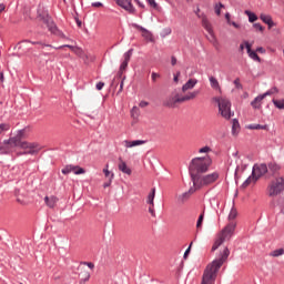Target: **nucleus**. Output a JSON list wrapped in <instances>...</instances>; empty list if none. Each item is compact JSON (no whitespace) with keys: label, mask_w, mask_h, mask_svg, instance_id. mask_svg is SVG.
Returning a JSON list of instances; mask_svg holds the SVG:
<instances>
[{"label":"nucleus","mask_w":284,"mask_h":284,"mask_svg":"<svg viewBox=\"0 0 284 284\" xmlns=\"http://www.w3.org/2000/svg\"><path fill=\"white\" fill-rule=\"evenodd\" d=\"M230 257V248L225 246L223 248V252L220 253L219 258L214 260L211 264H209L204 271V274L202 276V283L201 284H213L214 281H216V272L221 270L223 266V263L227 261Z\"/></svg>","instance_id":"nucleus-1"},{"label":"nucleus","mask_w":284,"mask_h":284,"mask_svg":"<svg viewBox=\"0 0 284 284\" xmlns=\"http://www.w3.org/2000/svg\"><path fill=\"white\" fill-rule=\"evenodd\" d=\"M23 139H26L24 129L17 131V134L8 140L11 146L21 148V150H24V152L18 153V156H21V154H37V152H39V145L36 143L26 142Z\"/></svg>","instance_id":"nucleus-2"},{"label":"nucleus","mask_w":284,"mask_h":284,"mask_svg":"<svg viewBox=\"0 0 284 284\" xmlns=\"http://www.w3.org/2000/svg\"><path fill=\"white\" fill-rule=\"evenodd\" d=\"M210 165H212V158H194L189 165L191 180L197 179L199 174H205L210 170Z\"/></svg>","instance_id":"nucleus-3"},{"label":"nucleus","mask_w":284,"mask_h":284,"mask_svg":"<svg viewBox=\"0 0 284 284\" xmlns=\"http://www.w3.org/2000/svg\"><path fill=\"white\" fill-rule=\"evenodd\" d=\"M235 230H236V224L234 222L229 223L224 229H222L217 233L211 251L216 252V248L221 247L222 243H225V241H230V239L234 236Z\"/></svg>","instance_id":"nucleus-4"},{"label":"nucleus","mask_w":284,"mask_h":284,"mask_svg":"<svg viewBox=\"0 0 284 284\" xmlns=\"http://www.w3.org/2000/svg\"><path fill=\"white\" fill-rule=\"evenodd\" d=\"M199 94H200L199 91L187 92L184 95L174 93L163 102V105H165V108H175L176 103H185L187 101H194V99H196Z\"/></svg>","instance_id":"nucleus-5"},{"label":"nucleus","mask_w":284,"mask_h":284,"mask_svg":"<svg viewBox=\"0 0 284 284\" xmlns=\"http://www.w3.org/2000/svg\"><path fill=\"white\" fill-rule=\"evenodd\" d=\"M213 101L217 103L219 112L223 119L230 120L234 116V113H232V102H230L227 98L217 97L214 98Z\"/></svg>","instance_id":"nucleus-6"},{"label":"nucleus","mask_w":284,"mask_h":284,"mask_svg":"<svg viewBox=\"0 0 284 284\" xmlns=\"http://www.w3.org/2000/svg\"><path fill=\"white\" fill-rule=\"evenodd\" d=\"M216 181H219V173L214 172L207 175L197 176L194 180H192V183L195 190H201V187L212 185V183H216Z\"/></svg>","instance_id":"nucleus-7"},{"label":"nucleus","mask_w":284,"mask_h":284,"mask_svg":"<svg viewBox=\"0 0 284 284\" xmlns=\"http://www.w3.org/2000/svg\"><path fill=\"white\" fill-rule=\"evenodd\" d=\"M39 20L45 23L51 34H55V37L65 39V34H63V32H61L59 28H57V24H54V21H52V18L50 17V14H48V12L40 13Z\"/></svg>","instance_id":"nucleus-8"},{"label":"nucleus","mask_w":284,"mask_h":284,"mask_svg":"<svg viewBox=\"0 0 284 284\" xmlns=\"http://www.w3.org/2000/svg\"><path fill=\"white\" fill-rule=\"evenodd\" d=\"M284 190V178H275L267 186V194L270 196H278Z\"/></svg>","instance_id":"nucleus-9"},{"label":"nucleus","mask_w":284,"mask_h":284,"mask_svg":"<svg viewBox=\"0 0 284 284\" xmlns=\"http://www.w3.org/2000/svg\"><path fill=\"white\" fill-rule=\"evenodd\" d=\"M265 174H267V164L262 163V164H255L253 166V171H252L253 181H257L258 179H261V176H265Z\"/></svg>","instance_id":"nucleus-10"},{"label":"nucleus","mask_w":284,"mask_h":284,"mask_svg":"<svg viewBox=\"0 0 284 284\" xmlns=\"http://www.w3.org/2000/svg\"><path fill=\"white\" fill-rule=\"evenodd\" d=\"M70 172H73V174H85V169L72 164H69L62 169V174H70Z\"/></svg>","instance_id":"nucleus-11"},{"label":"nucleus","mask_w":284,"mask_h":284,"mask_svg":"<svg viewBox=\"0 0 284 284\" xmlns=\"http://www.w3.org/2000/svg\"><path fill=\"white\" fill-rule=\"evenodd\" d=\"M116 3L120 6V8H123V10H126V12L133 14L134 6L132 4V0H116Z\"/></svg>","instance_id":"nucleus-12"},{"label":"nucleus","mask_w":284,"mask_h":284,"mask_svg":"<svg viewBox=\"0 0 284 284\" xmlns=\"http://www.w3.org/2000/svg\"><path fill=\"white\" fill-rule=\"evenodd\" d=\"M79 278L80 283H88L90 281V271L85 266H79Z\"/></svg>","instance_id":"nucleus-13"},{"label":"nucleus","mask_w":284,"mask_h":284,"mask_svg":"<svg viewBox=\"0 0 284 284\" xmlns=\"http://www.w3.org/2000/svg\"><path fill=\"white\" fill-rule=\"evenodd\" d=\"M13 149L14 146L9 142V140H4L0 143V155L10 154Z\"/></svg>","instance_id":"nucleus-14"},{"label":"nucleus","mask_w":284,"mask_h":284,"mask_svg":"<svg viewBox=\"0 0 284 284\" xmlns=\"http://www.w3.org/2000/svg\"><path fill=\"white\" fill-rule=\"evenodd\" d=\"M202 28L206 30V32L214 39V29L212 28V22L207 19V17H202Z\"/></svg>","instance_id":"nucleus-15"},{"label":"nucleus","mask_w":284,"mask_h":284,"mask_svg":"<svg viewBox=\"0 0 284 284\" xmlns=\"http://www.w3.org/2000/svg\"><path fill=\"white\" fill-rule=\"evenodd\" d=\"M196 186L191 187L187 192H184L180 195L176 196L178 202L179 203H185V201H187V199H190V196H192V194H194L196 192Z\"/></svg>","instance_id":"nucleus-16"},{"label":"nucleus","mask_w":284,"mask_h":284,"mask_svg":"<svg viewBox=\"0 0 284 284\" xmlns=\"http://www.w3.org/2000/svg\"><path fill=\"white\" fill-rule=\"evenodd\" d=\"M130 59H132V49L124 53V60L120 65V73L125 72L128 70V64L130 63Z\"/></svg>","instance_id":"nucleus-17"},{"label":"nucleus","mask_w":284,"mask_h":284,"mask_svg":"<svg viewBox=\"0 0 284 284\" xmlns=\"http://www.w3.org/2000/svg\"><path fill=\"white\" fill-rule=\"evenodd\" d=\"M118 169L120 170V172H122L123 174H128V176H130L132 174V169H130L128 166V163H125V161H123V159H119V164H118Z\"/></svg>","instance_id":"nucleus-18"},{"label":"nucleus","mask_w":284,"mask_h":284,"mask_svg":"<svg viewBox=\"0 0 284 284\" xmlns=\"http://www.w3.org/2000/svg\"><path fill=\"white\" fill-rule=\"evenodd\" d=\"M245 48L250 59H253V61H257L258 63H261V57H258L256 51H252V44H250V42H245Z\"/></svg>","instance_id":"nucleus-19"},{"label":"nucleus","mask_w":284,"mask_h":284,"mask_svg":"<svg viewBox=\"0 0 284 284\" xmlns=\"http://www.w3.org/2000/svg\"><path fill=\"white\" fill-rule=\"evenodd\" d=\"M123 145H124V148H128V149L139 148V145H145V141H143V140H133V141L124 140Z\"/></svg>","instance_id":"nucleus-20"},{"label":"nucleus","mask_w":284,"mask_h":284,"mask_svg":"<svg viewBox=\"0 0 284 284\" xmlns=\"http://www.w3.org/2000/svg\"><path fill=\"white\" fill-rule=\"evenodd\" d=\"M196 83H199V80H196V79L187 80V82L185 84H183V87H182L183 94H185V92H187V90H194V88L196 87Z\"/></svg>","instance_id":"nucleus-21"},{"label":"nucleus","mask_w":284,"mask_h":284,"mask_svg":"<svg viewBox=\"0 0 284 284\" xmlns=\"http://www.w3.org/2000/svg\"><path fill=\"white\" fill-rule=\"evenodd\" d=\"M261 21H263V23H265L266 26H268V30H272V28H274V26H276L274 23V20H272V16L262 13L260 16Z\"/></svg>","instance_id":"nucleus-22"},{"label":"nucleus","mask_w":284,"mask_h":284,"mask_svg":"<svg viewBox=\"0 0 284 284\" xmlns=\"http://www.w3.org/2000/svg\"><path fill=\"white\" fill-rule=\"evenodd\" d=\"M239 132H241V124L239 123V120L234 119L232 121V134H233V136H239Z\"/></svg>","instance_id":"nucleus-23"},{"label":"nucleus","mask_w":284,"mask_h":284,"mask_svg":"<svg viewBox=\"0 0 284 284\" xmlns=\"http://www.w3.org/2000/svg\"><path fill=\"white\" fill-rule=\"evenodd\" d=\"M58 199L55 196H45L44 203L48 207H54L57 205Z\"/></svg>","instance_id":"nucleus-24"},{"label":"nucleus","mask_w":284,"mask_h":284,"mask_svg":"<svg viewBox=\"0 0 284 284\" xmlns=\"http://www.w3.org/2000/svg\"><path fill=\"white\" fill-rule=\"evenodd\" d=\"M209 81L213 90H217V92H221V84L219 83V80H216V78L210 77Z\"/></svg>","instance_id":"nucleus-25"},{"label":"nucleus","mask_w":284,"mask_h":284,"mask_svg":"<svg viewBox=\"0 0 284 284\" xmlns=\"http://www.w3.org/2000/svg\"><path fill=\"white\" fill-rule=\"evenodd\" d=\"M263 99H265V98L263 97V94L256 97V98L251 102L252 108H254L255 110H258V108H261V102L263 101Z\"/></svg>","instance_id":"nucleus-26"},{"label":"nucleus","mask_w":284,"mask_h":284,"mask_svg":"<svg viewBox=\"0 0 284 284\" xmlns=\"http://www.w3.org/2000/svg\"><path fill=\"white\" fill-rule=\"evenodd\" d=\"M268 170L271 172H273V174H276V172L281 171V164H278L276 162H271V163H268Z\"/></svg>","instance_id":"nucleus-27"},{"label":"nucleus","mask_w":284,"mask_h":284,"mask_svg":"<svg viewBox=\"0 0 284 284\" xmlns=\"http://www.w3.org/2000/svg\"><path fill=\"white\" fill-rule=\"evenodd\" d=\"M154 196H156V189H152L151 193L148 195V201L149 205H152L154 207Z\"/></svg>","instance_id":"nucleus-28"},{"label":"nucleus","mask_w":284,"mask_h":284,"mask_svg":"<svg viewBox=\"0 0 284 284\" xmlns=\"http://www.w3.org/2000/svg\"><path fill=\"white\" fill-rule=\"evenodd\" d=\"M205 219V213H202L199 219H197V222H196V231L197 232H201L203 230V221Z\"/></svg>","instance_id":"nucleus-29"},{"label":"nucleus","mask_w":284,"mask_h":284,"mask_svg":"<svg viewBox=\"0 0 284 284\" xmlns=\"http://www.w3.org/2000/svg\"><path fill=\"white\" fill-rule=\"evenodd\" d=\"M140 32H142V37L146 39V41H152V32L142 27H140Z\"/></svg>","instance_id":"nucleus-30"},{"label":"nucleus","mask_w":284,"mask_h":284,"mask_svg":"<svg viewBox=\"0 0 284 284\" xmlns=\"http://www.w3.org/2000/svg\"><path fill=\"white\" fill-rule=\"evenodd\" d=\"M131 116L132 119H134L136 121V119H139V116H141V110L139 109V106H133L131 109Z\"/></svg>","instance_id":"nucleus-31"},{"label":"nucleus","mask_w":284,"mask_h":284,"mask_svg":"<svg viewBox=\"0 0 284 284\" xmlns=\"http://www.w3.org/2000/svg\"><path fill=\"white\" fill-rule=\"evenodd\" d=\"M284 248H276L270 253V256H273V258H278V256H283Z\"/></svg>","instance_id":"nucleus-32"},{"label":"nucleus","mask_w":284,"mask_h":284,"mask_svg":"<svg viewBox=\"0 0 284 284\" xmlns=\"http://www.w3.org/2000/svg\"><path fill=\"white\" fill-rule=\"evenodd\" d=\"M247 130H267V125L263 124H250L247 125Z\"/></svg>","instance_id":"nucleus-33"},{"label":"nucleus","mask_w":284,"mask_h":284,"mask_svg":"<svg viewBox=\"0 0 284 284\" xmlns=\"http://www.w3.org/2000/svg\"><path fill=\"white\" fill-rule=\"evenodd\" d=\"M244 14L248 16L250 23H254V21L258 20V17H256L255 13H252L251 11L246 10L244 11Z\"/></svg>","instance_id":"nucleus-34"},{"label":"nucleus","mask_w":284,"mask_h":284,"mask_svg":"<svg viewBox=\"0 0 284 284\" xmlns=\"http://www.w3.org/2000/svg\"><path fill=\"white\" fill-rule=\"evenodd\" d=\"M272 94H278V89L276 87L266 91L262 97L265 99V97H272Z\"/></svg>","instance_id":"nucleus-35"},{"label":"nucleus","mask_w":284,"mask_h":284,"mask_svg":"<svg viewBox=\"0 0 284 284\" xmlns=\"http://www.w3.org/2000/svg\"><path fill=\"white\" fill-rule=\"evenodd\" d=\"M272 94H278V89L276 87L266 91L262 97L265 99V97H272Z\"/></svg>","instance_id":"nucleus-36"},{"label":"nucleus","mask_w":284,"mask_h":284,"mask_svg":"<svg viewBox=\"0 0 284 284\" xmlns=\"http://www.w3.org/2000/svg\"><path fill=\"white\" fill-rule=\"evenodd\" d=\"M273 104L277 110H284V100H273Z\"/></svg>","instance_id":"nucleus-37"},{"label":"nucleus","mask_w":284,"mask_h":284,"mask_svg":"<svg viewBox=\"0 0 284 284\" xmlns=\"http://www.w3.org/2000/svg\"><path fill=\"white\" fill-rule=\"evenodd\" d=\"M8 130H10V124L8 123L0 124V134H3V132H8Z\"/></svg>","instance_id":"nucleus-38"},{"label":"nucleus","mask_w":284,"mask_h":284,"mask_svg":"<svg viewBox=\"0 0 284 284\" xmlns=\"http://www.w3.org/2000/svg\"><path fill=\"white\" fill-rule=\"evenodd\" d=\"M237 212H236V209H231V212H230V214H229V221H234V219H236V216H237Z\"/></svg>","instance_id":"nucleus-39"},{"label":"nucleus","mask_w":284,"mask_h":284,"mask_svg":"<svg viewBox=\"0 0 284 284\" xmlns=\"http://www.w3.org/2000/svg\"><path fill=\"white\" fill-rule=\"evenodd\" d=\"M252 182L256 183L253 175L245 180V182L242 184V187H247V185H250Z\"/></svg>","instance_id":"nucleus-40"},{"label":"nucleus","mask_w":284,"mask_h":284,"mask_svg":"<svg viewBox=\"0 0 284 284\" xmlns=\"http://www.w3.org/2000/svg\"><path fill=\"white\" fill-rule=\"evenodd\" d=\"M108 168H110L109 164H106L105 168L103 169V174H104V176H105L106 179H110L113 173L110 172V170H109Z\"/></svg>","instance_id":"nucleus-41"},{"label":"nucleus","mask_w":284,"mask_h":284,"mask_svg":"<svg viewBox=\"0 0 284 284\" xmlns=\"http://www.w3.org/2000/svg\"><path fill=\"white\" fill-rule=\"evenodd\" d=\"M72 52H74V54H77L78 57H83V49L81 48H72Z\"/></svg>","instance_id":"nucleus-42"},{"label":"nucleus","mask_w":284,"mask_h":284,"mask_svg":"<svg viewBox=\"0 0 284 284\" xmlns=\"http://www.w3.org/2000/svg\"><path fill=\"white\" fill-rule=\"evenodd\" d=\"M222 8H225V6H223V3L215 4V14H217V17H221V9Z\"/></svg>","instance_id":"nucleus-43"},{"label":"nucleus","mask_w":284,"mask_h":284,"mask_svg":"<svg viewBox=\"0 0 284 284\" xmlns=\"http://www.w3.org/2000/svg\"><path fill=\"white\" fill-rule=\"evenodd\" d=\"M146 3L150 6V8H153V10H156L159 8V4L155 0H146Z\"/></svg>","instance_id":"nucleus-44"},{"label":"nucleus","mask_w":284,"mask_h":284,"mask_svg":"<svg viewBox=\"0 0 284 284\" xmlns=\"http://www.w3.org/2000/svg\"><path fill=\"white\" fill-rule=\"evenodd\" d=\"M114 180V173L111 174L109 181L103 184V187H110L112 185V181Z\"/></svg>","instance_id":"nucleus-45"},{"label":"nucleus","mask_w":284,"mask_h":284,"mask_svg":"<svg viewBox=\"0 0 284 284\" xmlns=\"http://www.w3.org/2000/svg\"><path fill=\"white\" fill-rule=\"evenodd\" d=\"M207 152H212V149H210V146H203L199 150L200 154H207Z\"/></svg>","instance_id":"nucleus-46"},{"label":"nucleus","mask_w":284,"mask_h":284,"mask_svg":"<svg viewBox=\"0 0 284 284\" xmlns=\"http://www.w3.org/2000/svg\"><path fill=\"white\" fill-rule=\"evenodd\" d=\"M234 85L237 90H242L243 89V84H241V79L236 78L234 80Z\"/></svg>","instance_id":"nucleus-47"},{"label":"nucleus","mask_w":284,"mask_h":284,"mask_svg":"<svg viewBox=\"0 0 284 284\" xmlns=\"http://www.w3.org/2000/svg\"><path fill=\"white\" fill-rule=\"evenodd\" d=\"M151 79L153 83H156L158 79H161V74L156 73V72H152L151 74Z\"/></svg>","instance_id":"nucleus-48"},{"label":"nucleus","mask_w":284,"mask_h":284,"mask_svg":"<svg viewBox=\"0 0 284 284\" xmlns=\"http://www.w3.org/2000/svg\"><path fill=\"white\" fill-rule=\"evenodd\" d=\"M85 265L88 266L89 270H94V263H92V262H84L82 264V266L85 267Z\"/></svg>","instance_id":"nucleus-49"},{"label":"nucleus","mask_w":284,"mask_h":284,"mask_svg":"<svg viewBox=\"0 0 284 284\" xmlns=\"http://www.w3.org/2000/svg\"><path fill=\"white\" fill-rule=\"evenodd\" d=\"M280 214H283V216H284V196L280 202Z\"/></svg>","instance_id":"nucleus-50"},{"label":"nucleus","mask_w":284,"mask_h":284,"mask_svg":"<svg viewBox=\"0 0 284 284\" xmlns=\"http://www.w3.org/2000/svg\"><path fill=\"white\" fill-rule=\"evenodd\" d=\"M253 28H255V30H260V32H263V30H265V28L261 26V23H254Z\"/></svg>","instance_id":"nucleus-51"},{"label":"nucleus","mask_w":284,"mask_h":284,"mask_svg":"<svg viewBox=\"0 0 284 284\" xmlns=\"http://www.w3.org/2000/svg\"><path fill=\"white\" fill-rule=\"evenodd\" d=\"M192 245L193 243L191 242L189 247L186 248V251L184 252V258H187V255L190 254L191 250H192Z\"/></svg>","instance_id":"nucleus-52"},{"label":"nucleus","mask_w":284,"mask_h":284,"mask_svg":"<svg viewBox=\"0 0 284 284\" xmlns=\"http://www.w3.org/2000/svg\"><path fill=\"white\" fill-rule=\"evenodd\" d=\"M97 90H103V88H105V83L103 82H98L95 85Z\"/></svg>","instance_id":"nucleus-53"},{"label":"nucleus","mask_w":284,"mask_h":284,"mask_svg":"<svg viewBox=\"0 0 284 284\" xmlns=\"http://www.w3.org/2000/svg\"><path fill=\"white\" fill-rule=\"evenodd\" d=\"M63 48H69V49H71V52H72V48H77V47H72V45H70V44H65V45H61V47H58V48H54L55 50H61V49H63Z\"/></svg>","instance_id":"nucleus-54"},{"label":"nucleus","mask_w":284,"mask_h":284,"mask_svg":"<svg viewBox=\"0 0 284 284\" xmlns=\"http://www.w3.org/2000/svg\"><path fill=\"white\" fill-rule=\"evenodd\" d=\"M139 105H140L141 108H148V105H150V103H149L148 101H141V102L139 103Z\"/></svg>","instance_id":"nucleus-55"},{"label":"nucleus","mask_w":284,"mask_h":284,"mask_svg":"<svg viewBox=\"0 0 284 284\" xmlns=\"http://www.w3.org/2000/svg\"><path fill=\"white\" fill-rule=\"evenodd\" d=\"M92 7L93 8H103V3H101V2H93Z\"/></svg>","instance_id":"nucleus-56"},{"label":"nucleus","mask_w":284,"mask_h":284,"mask_svg":"<svg viewBox=\"0 0 284 284\" xmlns=\"http://www.w3.org/2000/svg\"><path fill=\"white\" fill-rule=\"evenodd\" d=\"M149 212H150L151 215L156 216V213L154 212V206L151 205L149 207Z\"/></svg>","instance_id":"nucleus-57"},{"label":"nucleus","mask_w":284,"mask_h":284,"mask_svg":"<svg viewBox=\"0 0 284 284\" xmlns=\"http://www.w3.org/2000/svg\"><path fill=\"white\" fill-rule=\"evenodd\" d=\"M179 77H181V72H178L176 75H174L173 81H174L175 83H179Z\"/></svg>","instance_id":"nucleus-58"},{"label":"nucleus","mask_w":284,"mask_h":284,"mask_svg":"<svg viewBox=\"0 0 284 284\" xmlns=\"http://www.w3.org/2000/svg\"><path fill=\"white\" fill-rule=\"evenodd\" d=\"M256 52H261V54H265V50L263 49V47H258L256 49Z\"/></svg>","instance_id":"nucleus-59"},{"label":"nucleus","mask_w":284,"mask_h":284,"mask_svg":"<svg viewBox=\"0 0 284 284\" xmlns=\"http://www.w3.org/2000/svg\"><path fill=\"white\" fill-rule=\"evenodd\" d=\"M171 65H176V58L175 57L171 58Z\"/></svg>","instance_id":"nucleus-60"},{"label":"nucleus","mask_w":284,"mask_h":284,"mask_svg":"<svg viewBox=\"0 0 284 284\" xmlns=\"http://www.w3.org/2000/svg\"><path fill=\"white\" fill-rule=\"evenodd\" d=\"M3 10H6V4L0 3V14H1V12H3Z\"/></svg>","instance_id":"nucleus-61"},{"label":"nucleus","mask_w":284,"mask_h":284,"mask_svg":"<svg viewBox=\"0 0 284 284\" xmlns=\"http://www.w3.org/2000/svg\"><path fill=\"white\" fill-rule=\"evenodd\" d=\"M225 19H226L227 23H232V21L230 20V13H225Z\"/></svg>","instance_id":"nucleus-62"},{"label":"nucleus","mask_w":284,"mask_h":284,"mask_svg":"<svg viewBox=\"0 0 284 284\" xmlns=\"http://www.w3.org/2000/svg\"><path fill=\"white\" fill-rule=\"evenodd\" d=\"M231 26H233V28H236V29L241 28V26H239V23L236 22H231Z\"/></svg>","instance_id":"nucleus-63"},{"label":"nucleus","mask_w":284,"mask_h":284,"mask_svg":"<svg viewBox=\"0 0 284 284\" xmlns=\"http://www.w3.org/2000/svg\"><path fill=\"white\" fill-rule=\"evenodd\" d=\"M135 1H136L138 6H139L140 8H145V4H143L141 1H139V0H135Z\"/></svg>","instance_id":"nucleus-64"}]
</instances>
